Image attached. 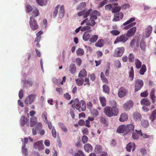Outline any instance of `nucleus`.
<instances>
[{
	"mask_svg": "<svg viewBox=\"0 0 156 156\" xmlns=\"http://www.w3.org/2000/svg\"><path fill=\"white\" fill-rule=\"evenodd\" d=\"M104 112L106 116L111 117L113 116H117L119 112V110L116 106H107L105 108Z\"/></svg>",
	"mask_w": 156,
	"mask_h": 156,
	"instance_id": "1",
	"label": "nucleus"
},
{
	"mask_svg": "<svg viewBox=\"0 0 156 156\" xmlns=\"http://www.w3.org/2000/svg\"><path fill=\"white\" fill-rule=\"evenodd\" d=\"M72 107L75 108L79 112L84 111L86 109V104L85 101L82 100L80 102L77 98L74 99Z\"/></svg>",
	"mask_w": 156,
	"mask_h": 156,
	"instance_id": "2",
	"label": "nucleus"
},
{
	"mask_svg": "<svg viewBox=\"0 0 156 156\" xmlns=\"http://www.w3.org/2000/svg\"><path fill=\"white\" fill-rule=\"evenodd\" d=\"M29 23L30 28L33 31L35 30L38 28L39 26L37 20L33 16L30 17Z\"/></svg>",
	"mask_w": 156,
	"mask_h": 156,
	"instance_id": "3",
	"label": "nucleus"
},
{
	"mask_svg": "<svg viewBox=\"0 0 156 156\" xmlns=\"http://www.w3.org/2000/svg\"><path fill=\"white\" fill-rule=\"evenodd\" d=\"M128 39V37L127 36L126 34H122L116 38L114 42V44H115L119 42L124 43L127 41Z\"/></svg>",
	"mask_w": 156,
	"mask_h": 156,
	"instance_id": "4",
	"label": "nucleus"
},
{
	"mask_svg": "<svg viewBox=\"0 0 156 156\" xmlns=\"http://www.w3.org/2000/svg\"><path fill=\"white\" fill-rule=\"evenodd\" d=\"M124 50V48L123 47L116 48L114 51L113 56L116 57H121L123 54Z\"/></svg>",
	"mask_w": 156,
	"mask_h": 156,
	"instance_id": "5",
	"label": "nucleus"
},
{
	"mask_svg": "<svg viewBox=\"0 0 156 156\" xmlns=\"http://www.w3.org/2000/svg\"><path fill=\"white\" fill-rule=\"evenodd\" d=\"M144 85L143 80H137L135 82L134 91L136 92L140 90Z\"/></svg>",
	"mask_w": 156,
	"mask_h": 156,
	"instance_id": "6",
	"label": "nucleus"
},
{
	"mask_svg": "<svg viewBox=\"0 0 156 156\" xmlns=\"http://www.w3.org/2000/svg\"><path fill=\"white\" fill-rule=\"evenodd\" d=\"M36 95L35 94H32L28 96L24 101L25 103L28 105L33 102L35 99Z\"/></svg>",
	"mask_w": 156,
	"mask_h": 156,
	"instance_id": "7",
	"label": "nucleus"
},
{
	"mask_svg": "<svg viewBox=\"0 0 156 156\" xmlns=\"http://www.w3.org/2000/svg\"><path fill=\"white\" fill-rule=\"evenodd\" d=\"M153 29L151 25H149L146 28L145 30L144 33V36L147 37H149L151 34Z\"/></svg>",
	"mask_w": 156,
	"mask_h": 156,
	"instance_id": "8",
	"label": "nucleus"
},
{
	"mask_svg": "<svg viewBox=\"0 0 156 156\" xmlns=\"http://www.w3.org/2000/svg\"><path fill=\"white\" fill-rule=\"evenodd\" d=\"M44 147L42 140L38 141L34 143V147L36 149H38V150H40L43 149Z\"/></svg>",
	"mask_w": 156,
	"mask_h": 156,
	"instance_id": "9",
	"label": "nucleus"
},
{
	"mask_svg": "<svg viewBox=\"0 0 156 156\" xmlns=\"http://www.w3.org/2000/svg\"><path fill=\"white\" fill-rule=\"evenodd\" d=\"M127 92L126 89L122 87L119 89L118 94V96L120 98H123L126 95Z\"/></svg>",
	"mask_w": 156,
	"mask_h": 156,
	"instance_id": "10",
	"label": "nucleus"
},
{
	"mask_svg": "<svg viewBox=\"0 0 156 156\" xmlns=\"http://www.w3.org/2000/svg\"><path fill=\"white\" fill-rule=\"evenodd\" d=\"M133 105V101L132 100H130L124 104L123 107L126 110H129L131 108H132Z\"/></svg>",
	"mask_w": 156,
	"mask_h": 156,
	"instance_id": "11",
	"label": "nucleus"
},
{
	"mask_svg": "<svg viewBox=\"0 0 156 156\" xmlns=\"http://www.w3.org/2000/svg\"><path fill=\"white\" fill-rule=\"evenodd\" d=\"M136 30V28L135 27H133L130 28L127 31L126 35L128 37H131L134 35Z\"/></svg>",
	"mask_w": 156,
	"mask_h": 156,
	"instance_id": "12",
	"label": "nucleus"
},
{
	"mask_svg": "<svg viewBox=\"0 0 156 156\" xmlns=\"http://www.w3.org/2000/svg\"><path fill=\"white\" fill-rule=\"evenodd\" d=\"M136 145L135 143L130 142L127 145L126 149L127 151L130 152L132 149L133 151H134L135 149Z\"/></svg>",
	"mask_w": 156,
	"mask_h": 156,
	"instance_id": "13",
	"label": "nucleus"
},
{
	"mask_svg": "<svg viewBox=\"0 0 156 156\" xmlns=\"http://www.w3.org/2000/svg\"><path fill=\"white\" fill-rule=\"evenodd\" d=\"M96 20V17L93 16L92 17L90 16V20H88L86 23V25L91 27L94 26L96 23L95 20Z\"/></svg>",
	"mask_w": 156,
	"mask_h": 156,
	"instance_id": "14",
	"label": "nucleus"
},
{
	"mask_svg": "<svg viewBox=\"0 0 156 156\" xmlns=\"http://www.w3.org/2000/svg\"><path fill=\"white\" fill-rule=\"evenodd\" d=\"M124 15L122 12H119L115 14L114 18L113 19V21H117L122 19Z\"/></svg>",
	"mask_w": 156,
	"mask_h": 156,
	"instance_id": "15",
	"label": "nucleus"
},
{
	"mask_svg": "<svg viewBox=\"0 0 156 156\" xmlns=\"http://www.w3.org/2000/svg\"><path fill=\"white\" fill-rule=\"evenodd\" d=\"M126 134H127L129 132L133 131L134 129V126L132 124H129L126 126Z\"/></svg>",
	"mask_w": 156,
	"mask_h": 156,
	"instance_id": "16",
	"label": "nucleus"
},
{
	"mask_svg": "<svg viewBox=\"0 0 156 156\" xmlns=\"http://www.w3.org/2000/svg\"><path fill=\"white\" fill-rule=\"evenodd\" d=\"M155 88L152 89L150 94V98L153 103H154L156 101V97L155 95Z\"/></svg>",
	"mask_w": 156,
	"mask_h": 156,
	"instance_id": "17",
	"label": "nucleus"
},
{
	"mask_svg": "<svg viewBox=\"0 0 156 156\" xmlns=\"http://www.w3.org/2000/svg\"><path fill=\"white\" fill-rule=\"evenodd\" d=\"M128 119V115L125 113H124L121 114L119 120L120 122H124L127 121Z\"/></svg>",
	"mask_w": 156,
	"mask_h": 156,
	"instance_id": "18",
	"label": "nucleus"
},
{
	"mask_svg": "<svg viewBox=\"0 0 156 156\" xmlns=\"http://www.w3.org/2000/svg\"><path fill=\"white\" fill-rule=\"evenodd\" d=\"M83 147L85 151L87 152L92 151L93 149L92 146L89 144H85L84 146Z\"/></svg>",
	"mask_w": 156,
	"mask_h": 156,
	"instance_id": "19",
	"label": "nucleus"
},
{
	"mask_svg": "<svg viewBox=\"0 0 156 156\" xmlns=\"http://www.w3.org/2000/svg\"><path fill=\"white\" fill-rule=\"evenodd\" d=\"M151 103L150 100L146 98H143L140 101V104L142 105L148 106L151 105Z\"/></svg>",
	"mask_w": 156,
	"mask_h": 156,
	"instance_id": "20",
	"label": "nucleus"
},
{
	"mask_svg": "<svg viewBox=\"0 0 156 156\" xmlns=\"http://www.w3.org/2000/svg\"><path fill=\"white\" fill-rule=\"evenodd\" d=\"M126 125H120L117 128V132L119 133H122L125 132L126 133Z\"/></svg>",
	"mask_w": 156,
	"mask_h": 156,
	"instance_id": "21",
	"label": "nucleus"
},
{
	"mask_svg": "<svg viewBox=\"0 0 156 156\" xmlns=\"http://www.w3.org/2000/svg\"><path fill=\"white\" fill-rule=\"evenodd\" d=\"M69 71L72 74H74L76 73V67L74 64H72L70 65Z\"/></svg>",
	"mask_w": 156,
	"mask_h": 156,
	"instance_id": "22",
	"label": "nucleus"
},
{
	"mask_svg": "<svg viewBox=\"0 0 156 156\" xmlns=\"http://www.w3.org/2000/svg\"><path fill=\"white\" fill-rule=\"evenodd\" d=\"M37 118L36 116H33L30 118V126H34L37 122Z\"/></svg>",
	"mask_w": 156,
	"mask_h": 156,
	"instance_id": "23",
	"label": "nucleus"
},
{
	"mask_svg": "<svg viewBox=\"0 0 156 156\" xmlns=\"http://www.w3.org/2000/svg\"><path fill=\"white\" fill-rule=\"evenodd\" d=\"M134 72L133 70V67L130 68V70L129 72V79L130 81H132L134 78Z\"/></svg>",
	"mask_w": 156,
	"mask_h": 156,
	"instance_id": "24",
	"label": "nucleus"
},
{
	"mask_svg": "<svg viewBox=\"0 0 156 156\" xmlns=\"http://www.w3.org/2000/svg\"><path fill=\"white\" fill-rule=\"evenodd\" d=\"M28 120L27 117L23 116H22L20 119V124L21 126H24L27 122Z\"/></svg>",
	"mask_w": 156,
	"mask_h": 156,
	"instance_id": "25",
	"label": "nucleus"
},
{
	"mask_svg": "<svg viewBox=\"0 0 156 156\" xmlns=\"http://www.w3.org/2000/svg\"><path fill=\"white\" fill-rule=\"evenodd\" d=\"M133 117L134 119L136 120H140L141 118V115L138 112H135L133 113Z\"/></svg>",
	"mask_w": 156,
	"mask_h": 156,
	"instance_id": "26",
	"label": "nucleus"
},
{
	"mask_svg": "<svg viewBox=\"0 0 156 156\" xmlns=\"http://www.w3.org/2000/svg\"><path fill=\"white\" fill-rule=\"evenodd\" d=\"M135 64L136 67L137 69H139L142 66L141 62L138 59H136L135 60Z\"/></svg>",
	"mask_w": 156,
	"mask_h": 156,
	"instance_id": "27",
	"label": "nucleus"
},
{
	"mask_svg": "<svg viewBox=\"0 0 156 156\" xmlns=\"http://www.w3.org/2000/svg\"><path fill=\"white\" fill-rule=\"evenodd\" d=\"M99 100L101 105L103 107H105L106 105V99L104 97H100Z\"/></svg>",
	"mask_w": 156,
	"mask_h": 156,
	"instance_id": "28",
	"label": "nucleus"
},
{
	"mask_svg": "<svg viewBox=\"0 0 156 156\" xmlns=\"http://www.w3.org/2000/svg\"><path fill=\"white\" fill-rule=\"evenodd\" d=\"M48 0H36V2L40 5L43 6L46 5Z\"/></svg>",
	"mask_w": 156,
	"mask_h": 156,
	"instance_id": "29",
	"label": "nucleus"
},
{
	"mask_svg": "<svg viewBox=\"0 0 156 156\" xmlns=\"http://www.w3.org/2000/svg\"><path fill=\"white\" fill-rule=\"evenodd\" d=\"M86 6V3L85 2H82L80 4L78 7L76 8L77 10H81L85 8Z\"/></svg>",
	"mask_w": 156,
	"mask_h": 156,
	"instance_id": "30",
	"label": "nucleus"
},
{
	"mask_svg": "<svg viewBox=\"0 0 156 156\" xmlns=\"http://www.w3.org/2000/svg\"><path fill=\"white\" fill-rule=\"evenodd\" d=\"M90 37V35L88 32H85L83 35V39L86 41H87Z\"/></svg>",
	"mask_w": 156,
	"mask_h": 156,
	"instance_id": "31",
	"label": "nucleus"
},
{
	"mask_svg": "<svg viewBox=\"0 0 156 156\" xmlns=\"http://www.w3.org/2000/svg\"><path fill=\"white\" fill-rule=\"evenodd\" d=\"M87 76V72L85 69L81 70L79 74V76L80 77H83Z\"/></svg>",
	"mask_w": 156,
	"mask_h": 156,
	"instance_id": "32",
	"label": "nucleus"
},
{
	"mask_svg": "<svg viewBox=\"0 0 156 156\" xmlns=\"http://www.w3.org/2000/svg\"><path fill=\"white\" fill-rule=\"evenodd\" d=\"M146 67L145 64H143L141 66L139 73L141 75H143L146 71Z\"/></svg>",
	"mask_w": 156,
	"mask_h": 156,
	"instance_id": "33",
	"label": "nucleus"
},
{
	"mask_svg": "<svg viewBox=\"0 0 156 156\" xmlns=\"http://www.w3.org/2000/svg\"><path fill=\"white\" fill-rule=\"evenodd\" d=\"M104 41L102 39H99L95 44V45L98 47H101L103 46Z\"/></svg>",
	"mask_w": 156,
	"mask_h": 156,
	"instance_id": "34",
	"label": "nucleus"
},
{
	"mask_svg": "<svg viewBox=\"0 0 156 156\" xmlns=\"http://www.w3.org/2000/svg\"><path fill=\"white\" fill-rule=\"evenodd\" d=\"M140 47L141 50L144 52L146 51V45L145 42L142 40L140 43Z\"/></svg>",
	"mask_w": 156,
	"mask_h": 156,
	"instance_id": "35",
	"label": "nucleus"
},
{
	"mask_svg": "<svg viewBox=\"0 0 156 156\" xmlns=\"http://www.w3.org/2000/svg\"><path fill=\"white\" fill-rule=\"evenodd\" d=\"M102 150V147L100 145H96L95 146V149H94V151L97 154L100 153Z\"/></svg>",
	"mask_w": 156,
	"mask_h": 156,
	"instance_id": "36",
	"label": "nucleus"
},
{
	"mask_svg": "<svg viewBox=\"0 0 156 156\" xmlns=\"http://www.w3.org/2000/svg\"><path fill=\"white\" fill-rule=\"evenodd\" d=\"M77 85L79 86L82 85L84 82V79L83 78H78L76 80Z\"/></svg>",
	"mask_w": 156,
	"mask_h": 156,
	"instance_id": "37",
	"label": "nucleus"
},
{
	"mask_svg": "<svg viewBox=\"0 0 156 156\" xmlns=\"http://www.w3.org/2000/svg\"><path fill=\"white\" fill-rule=\"evenodd\" d=\"M58 125L62 130L65 132H66L67 131V129L64 124L62 122H59L58 123Z\"/></svg>",
	"mask_w": 156,
	"mask_h": 156,
	"instance_id": "38",
	"label": "nucleus"
},
{
	"mask_svg": "<svg viewBox=\"0 0 156 156\" xmlns=\"http://www.w3.org/2000/svg\"><path fill=\"white\" fill-rule=\"evenodd\" d=\"M100 15V12L97 10L94 11L90 15V16L93 17V16L96 17V19H97V16H99Z\"/></svg>",
	"mask_w": 156,
	"mask_h": 156,
	"instance_id": "39",
	"label": "nucleus"
},
{
	"mask_svg": "<svg viewBox=\"0 0 156 156\" xmlns=\"http://www.w3.org/2000/svg\"><path fill=\"white\" fill-rule=\"evenodd\" d=\"M135 20V19L134 17H132L128 20L126 21V22L123 23V25L126 26L128 24H129L131 23H133Z\"/></svg>",
	"mask_w": 156,
	"mask_h": 156,
	"instance_id": "40",
	"label": "nucleus"
},
{
	"mask_svg": "<svg viewBox=\"0 0 156 156\" xmlns=\"http://www.w3.org/2000/svg\"><path fill=\"white\" fill-rule=\"evenodd\" d=\"M135 131H137L139 135L144 138H148L150 137V136L149 135L145 134H143L142 133L141 130L138 131L136 129Z\"/></svg>",
	"mask_w": 156,
	"mask_h": 156,
	"instance_id": "41",
	"label": "nucleus"
},
{
	"mask_svg": "<svg viewBox=\"0 0 156 156\" xmlns=\"http://www.w3.org/2000/svg\"><path fill=\"white\" fill-rule=\"evenodd\" d=\"M92 11V9H90L86 12L85 11V12L84 13L83 16V18L85 19H87V18L90 15V14Z\"/></svg>",
	"mask_w": 156,
	"mask_h": 156,
	"instance_id": "42",
	"label": "nucleus"
},
{
	"mask_svg": "<svg viewBox=\"0 0 156 156\" xmlns=\"http://www.w3.org/2000/svg\"><path fill=\"white\" fill-rule=\"evenodd\" d=\"M64 10L63 5H62L60 9L59 12V15L60 17H62L64 16Z\"/></svg>",
	"mask_w": 156,
	"mask_h": 156,
	"instance_id": "43",
	"label": "nucleus"
},
{
	"mask_svg": "<svg viewBox=\"0 0 156 156\" xmlns=\"http://www.w3.org/2000/svg\"><path fill=\"white\" fill-rule=\"evenodd\" d=\"M98 36L97 35H94L92 36L90 39V41L91 43H94L95 42L98 40Z\"/></svg>",
	"mask_w": 156,
	"mask_h": 156,
	"instance_id": "44",
	"label": "nucleus"
},
{
	"mask_svg": "<svg viewBox=\"0 0 156 156\" xmlns=\"http://www.w3.org/2000/svg\"><path fill=\"white\" fill-rule=\"evenodd\" d=\"M102 87L103 91L105 93H107L108 94H109L110 89L107 85H103Z\"/></svg>",
	"mask_w": 156,
	"mask_h": 156,
	"instance_id": "45",
	"label": "nucleus"
},
{
	"mask_svg": "<svg viewBox=\"0 0 156 156\" xmlns=\"http://www.w3.org/2000/svg\"><path fill=\"white\" fill-rule=\"evenodd\" d=\"M139 134L137 131L134 132L132 134V138L135 140H137L139 139Z\"/></svg>",
	"mask_w": 156,
	"mask_h": 156,
	"instance_id": "46",
	"label": "nucleus"
},
{
	"mask_svg": "<svg viewBox=\"0 0 156 156\" xmlns=\"http://www.w3.org/2000/svg\"><path fill=\"white\" fill-rule=\"evenodd\" d=\"M156 118V109L154 110L150 116V119L152 121H153Z\"/></svg>",
	"mask_w": 156,
	"mask_h": 156,
	"instance_id": "47",
	"label": "nucleus"
},
{
	"mask_svg": "<svg viewBox=\"0 0 156 156\" xmlns=\"http://www.w3.org/2000/svg\"><path fill=\"white\" fill-rule=\"evenodd\" d=\"M100 122L103 123L105 125L107 126L108 125V122L107 121L105 118L104 117H101L100 119Z\"/></svg>",
	"mask_w": 156,
	"mask_h": 156,
	"instance_id": "48",
	"label": "nucleus"
},
{
	"mask_svg": "<svg viewBox=\"0 0 156 156\" xmlns=\"http://www.w3.org/2000/svg\"><path fill=\"white\" fill-rule=\"evenodd\" d=\"M76 53L78 55L82 56L84 54V51L83 49L79 48L76 50Z\"/></svg>",
	"mask_w": 156,
	"mask_h": 156,
	"instance_id": "49",
	"label": "nucleus"
},
{
	"mask_svg": "<svg viewBox=\"0 0 156 156\" xmlns=\"http://www.w3.org/2000/svg\"><path fill=\"white\" fill-rule=\"evenodd\" d=\"M128 59L129 62H133L134 59V56L133 54L130 53L128 56Z\"/></svg>",
	"mask_w": 156,
	"mask_h": 156,
	"instance_id": "50",
	"label": "nucleus"
},
{
	"mask_svg": "<svg viewBox=\"0 0 156 156\" xmlns=\"http://www.w3.org/2000/svg\"><path fill=\"white\" fill-rule=\"evenodd\" d=\"M110 33L113 35L117 36L120 34V32L117 30H114L111 31Z\"/></svg>",
	"mask_w": 156,
	"mask_h": 156,
	"instance_id": "51",
	"label": "nucleus"
},
{
	"mask_svg": "<svg viewBox=\"0 0 156 156\" xmlns=\"http://www.w3.org/2000/svg\"><path fill=\"white\" fill-rule=\"evenodd\" d=\"M121 10V7L119 6H116L114 8H112V12L113 13H116L119 12Z\"/></svg>",
	"mask_w": 156,
	"mask_h": 156,
	"instance_id": "52",
	"label": "nucleus"
},
{
	"mask_svg": "<svg viewBox=\"0 0 156 156\" xmlns=\"http://www.w3.org/2000/svg\"><path fill=\"white\" fill-rule=\"evenodd\" d=\"M141 125L144 127H147L149 125V123L147 120H142L141 122Z\"/></svg>",
	"mask_w": 156,
	"mask_h": 156,
	"instance_id": "53",
	"label": "nucleus"
},
{
	"mask_svg": "<svg viewBox=\"0 0 156 156\" xmlns=\"http://www.w3.org/2000/svg\"><path fill=\"white\" fill-rule=\"evenodd\" d=\"M22 151L23 154L25 155H27L28 154V150L27 148H26L25 145H23L22 147Z\"/></svg>",
	"mask_w": 156,
	"mask_h": 156,
	"instance_id": "54",
	"label": "nucleus"
},
{
	"mask_svg": "<svg viewBox=\"0 0 156 156\" xmlns=\"http://www.w3.org/2000/svg\"><path fill=\"white\" fill-rule=\"evenodd\" d=\"M136 24V23L135 22H134L132 23H131L130 24H128V25L125 26L124 27V29L125 30H128L129 28H130L131 27H133Z\"/></svg>",
	"mask_w": 156,
	"mask_h": 156,
	"instance_id": "55",
	"label": "nucleus"
},
{
	"mask_svg": "<svg viewBox=\"0 0 156 156\" xmlns=\"http://www.w3.org/2000/svg\"><path fill=\"white\" fill-rule=\"evenodd\" d=\"M47 113L46 112H44L42 113V117L44 120V121L45 122H48V120L47 118Z\"/></svg>",
	"mask_w": 156,
	"mask_h": 156,
	"instance_id": "56",
	"label": "nucleus"
},
{
	"mask_svg": "<svg viewBox=\"0 0 156 156\" xmlns=\"http://www.w3.org/2000/svg\"><path fill=\"white\" fill-rule=\"evenodd\" d=\"M32 7L29 5H27L26 6V10L27 12H29L32 11Z\"/></svg>",
	"mask_w": 156,
	"mask_h": 156,
	"instance_id": "57",
	"label": "nucleus"
},
{
	"mask_svg": "<svg viewBox=\"0 0 156 156\" xmlns=\"http://www.w3.org/2000/svg\"><path fill=\"white\" fill-rule=\"evenodd\" d=\"M91 113L95 117L98 116V112L97 109H93L91 111Z\"/></svg>",
	"mask_w": 156,
	"mask_h": 156,
	"instance_id": "58",
	"label": "nucleus"
},
{
	"mask_svg": "<svg viewBox=\"0 0 156 156\" xmlns=\"http://www.w3.org/2000/svg\"><path fill=\"white\" fill-rule=\"evenodd\" d=\"M42 124L40 122L38 123L34 127L36 128L37 130H38L41 129L42 128Z\"/></svg>",
	"mask_w": 156,
	"mask_h": 156,
	"instance_id": "59",
	"label": "nucleus"
},
{
	"mask_svg": "<svg viewBox=\"0 0 156 156\" xmlns=\"http://www.w3.org/2000/svg\"><path fill=\"white\" fill-rule=\"evenodd\" d=\"M60 7L59 5H57L56 7L55 8V10L54 12L53 16L55 17L56 16L58 12V9Z\"/></svg>",
	"mask_w": 156,
	"mask_h": 156,
	"instance_id": "60",
	"label": "nucleus"
},
{
	"mask_svg": "<svg viewBox=\"0 0 156 156\" xmlns=\"http://www.w3.org/2000/svg\"><path fill=\"white\" fill-rule=\"evenodd\" d=\"M33 12L34 15L32 16H34V18L35 17L38 16L39 14L38 10L36 8V9L34 10Z\"/></svg>",
	"mask_w": 156,
	"mask_h": 156,
	"instance_id": "61",
	"label": "nucleus"
},
{
	"mask_svg": "<svg viewBox=\"0 0 156 156\" xmlns=\"http://www.w3.org/2000/svg\"><path fill=\"white\" fill-rule=\"evenodd\" d=\"M91 28V27L87 25V26H84L83 27H81V31H82L88 30H90Z\"/></svg>",
	"mask_w": 156,
	"mask_h": 156,
	"instance_id": "62",
	"label": "nucleus"
},
{
	"mask_svg": "<svg viewBox=\"0 0 156 156\" xmlns=\"http://www.w3.org/2000/svg\"><path fill=\"white\" fill-rule=\"evenodd\" d=\"M83 152L80 150H79L78 153H76L75 154L74 156H83Z\"/></svg>",
	"mask_w": 156,
	"mask_h": 156,
	"instance_id": "63",
	"label": "nucleus"
},
{
	"mask_svg": "<svg viewBox=\"0 0 156 156\" xmlns=\"http://www.w3.org/2000/svg\"><path fill=\"white\" fill-rule=\"evenodd\" d=\"M82 141L83 144H85L88 141V138L86 136H83L82 137Z\"/></svg>",
	"mask_w": 156,
	"mask_h": 156,
	"instance_id": "64",
	"label": "nucleus"
}]
</instances>
